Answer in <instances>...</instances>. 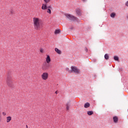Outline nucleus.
Wrapping results in <instances>:
<instances>
[{"label": "nucleus", "instance_id": "1", "mask_svg": "<svg viewBox=\"0 0 128 128\" xmlns=\"http://www.w3.org/2000/svg\"><path fill=\"white\" fill-rule=\"evenodd\" d=\"M33 22H34L35 30H38L42 28V24L40 21V19L38 18H33Z\"/></svg>", "mask_w": 128, "mask_h": 128}, {"label": "nucleus", "instance_id": "2", "mask_svg": "<svg viewBox=\"0 0 128 128\" xmlns=\"http://www.w3.org/2000/svg\"><path fill=\"white\" fill-rule=\"evenodd\" d=\"M10 72H8L6 84L10 88H14V81L12 80V77Z\"/></svg>", "mask_w": 128, "mask_h": 128}, {"label": "nucleus", "instance_id": "3", "mask_svg": "<svg viewBox=\"0 0 128 128\" xmlns=\"http://www.w3.org/2000/svg\"><path fill=\"white\" fill-rule=\"evenodd\" d=\"M66 18L71 22H78V18L70 14H68L66 15Z\"/></svg>", "mask_w": 128, "mask_h": 128}, {"label": "nucleus", "instance_id": "4", "mask_svg": "<svg viewBox=\"0 0 128 128\" xmlns=\"http://www.w3.org/2000/svg\"><path fill=\"white\" fill-rule=\"evenodd\" d=\"M50 68H52V66H50L49 63H46V62L43 64V66H42L43 70H46Z\"/></svg>", "mask_w": 128, "mask_h": 128}, {"label": "nucleus", "instance_id": "5", "mask_svg": "<svg viewBox=\"0 0 128 128\" xmlns=\"http://www.w3.org/2000/svg\"><path fill=\"white\" fill-rule=\"evenodd\" d=\"M71 72H76V74H78L80 72V70L76 66H71Z\"/></svg>", "mask_w": 128, "mask_h": 128}, {"label": "nucleus", "instance_id": "6", "mask_svg": "<svg viewBox=\"0 0 128 128\" xmlns=\"http://www.w3.org/2000/svg\"><path fill=\"white\" fill-rule=\"evenodd\" d=\"M48 72H44L42 75V80H48Z\"/></svg>", "mask_w": 128, "mask_h": 128}, {"label": "nucleus", "instance_id": "7", "mask_svg": "<svg viewBox=\"0 0 128 128\" xmlns=\"http://www.w3.org/2000/svg\"><path fill=\"white\" fill-rule=\"evenodd\" d=\"M113 120L115 124H117L118 122V118L116 116H114L113 117Z\"/></svg>", "mask_w": 128, "mask_h": 128}, {"label": "nucleus", "instance_id": "8", "mask_svg": "<svg viewBox=\"0 0 128 128\" xmlns=\"http://www.w3.org/2000/svg\"><path fill=\"white\" fill-rule=\"evenodd\" d=\"M76 13L78 16H82V12H80V9L78 8L76 9Z\"/></svg>", "mask_w": 128, "mask_h": 128}, {"label": "nucleus", "instance_id": "9", "mask_svg": "<svg viewBox=\"0 0 128 128\" xmlns=\"http://www.w3.org/2000/svg\"><path fill=\"white\" fill-rule=\"evenodd\" d=\"M46 62L47 64H50V56L47 55V57L46 58Z\"/></svg>", "mask_w": 128, "mask_h": 128}, {"label": "nucleus", "instance_id": "10", "mask_svg": "<svg viewBox=\"0 0 128 128\" xmlns=\"http://www.w3.org/2000/svg\"><path fill=\"white\" fill-rule=\"evenodd\" d=\"M90 104L89 102H86L84 104V107L85 108H90Z\"/></svg>", "mask_w": 128, "mask_h": 128}, {"label": "nucleus", "instance_id": "11", "mask_svg": "<svg viewBox=\"0 0 128 128\" xmlns=\"http://www.w3.org/2000/svg\"><path fill=\"white\" fill-rule=\"evenodd\" d=\"M55 52H57V54H62V51H60V50L58 48H55Z\"/></svg>", "mask_w": 128, "mask_h": 128}, {"label": "nucleus", "instance_id": "12", "mask_svg": "<svg viewBox=\"0 0 128 128\" xmlns=\"http://www.w3.org/2000/svg\"><path fill=\"white\" fill-rule=\"evenodd\" d=\"M104 58L106 60H108L110 58V56H108V54H104Z\"/></svg>", "mask_w": 128, "mask_h": 128}, {"label": "nucleus", "instance_id": "13", "mask_svg": "<svg viewBox=\"0 0 128 128\" xmlns=\"http://www.w3.org/2000/svg\"><path fill=\"white\" fill-rule=\"evenodd\" d=\"M42 8V10H48V6L46 4H43Z\"/></svg>", "mask_w": 128, "mask_h": 128}, {"label": "nucleus", "instance_id": "14", "mask_svg": "<svg viewBox=\"0 0 128 128\" xmlns=\"http://www.w3.org/2000/svg\"><path fill=\"white\" fill-rule=\"evenodd\" d=\"M12 120V117L10 116H8L6 117V122H10Z\"/></svg>", "mask_w": 128, "mask_h": 128}, {"label": "nucleus", "instance_id": "15", "mask_svg": "<svg viewBox=\"0 0 128 128\" xmlns=\"http://www.w3.org/2000/svg\"><path fill=\"white\" fill-rule=\"evenodd\" d=\"M114 60H116V62H118V60H120V58H118V56H115L114 57Z\"/></svg>", "mask_w": 128, "mask_h": 128}, {"label": "nucleus", "instance_id": "16", "mask_svg": "<svg viewBox=\"0 0 128 128\" xmlns=\"http://www.w3.org/2000/svg\"><path fill=\"white\" fill-rule=\"evenodd\" d=\"M94 114V111L90 110V111H88L87 112V114L88 116H92V114Z\"/></svg>", "mask_w": 128, "mask_h": 128}, {"label": "nucleus", "instance_id": "17", "mask_svg": "<svg viewBox=\"0 0 128 128\" xmlns=\"http://www.w3.org/2000/svg\"><path fill=\"white\" fill-rule=\"evenodd\" d=\"M60 30L58 29L55 30L54 34H60Z\"/></svg>", "mask_w": 128, "mask_h": 128}, {"label": "nucleus", "instance_id": "18", "mask_svg": "<svg viewBox=\"0 0 128 128\" xmlns=\"http://www.w3.org/2000/svg\"><path fill=\"white\" fill-rule=\"evenodd\" d=\"M110 16H111V18H114L116 16V13L114 12L111 13Z\"/></svg>", "mask_w": 128, "mask_h": 128}, {"label": "nucleus", "instance_id": "19", "mask_svg": "<svg viewBox=\"0 0 128 128\" xmlns=\"http://www.w3.org/2000/svg\"><path fill=\"white\" fill-rule=\"evenodd\" d=\"M70 104V102L67 103L66 104V110H70V106H68V104Z\"/></svg>", "mask_w": 128, "mask_h": 128}, {"label": "nucleus", "instance_id": "20", "mask_svg": "<svg viewBox=\"0 0 128 128\" xmlns=\"http://www.w3.org/2000/svg\"><path fill=\"white\" fill-rule=\"evenodd\" d=\"M47 12H48V14H52V10H50V9L48 8L47 10Z\"/></svg>", "mask_w": 128, "mask_h": 128}, {"label": "nucleus", "instance_id": "21", "mask_svg": "<svg viewBox=\"0 0 128 128\" xmlns=\"http://www.w3.org/2000/svg\"><path fill=\"white\" fill-rule=\"evenodd\" d=\"M44 2H46V4H48L50 2V0H44Z\"/></svg>", "mask_w": 128, "mask_h": 128}, {"label": "nucleus", "instance_id": "22", "mask_svg": "<svg viewBox=\"0 0 128 128\" xmlns=\"http://www.w3.org/2000/svg\"><path fill=\"white\" fill-rule=\"evenodd\" d=\"M47 8H49V9H51L52 10V6H47Z\"/></svg>", "mask_w": 128, "mask_h": 128}, {"label": "nucleus", "instance_id": "23", "mask_svg": "<svg viewBox=\"0 0 128 128\" xmlns=\"http://www.w3.org/2000/svg\"><path fill=\"white\" fill-rule=\"evenodd\" d=\"M88 48H87L86 47H85V51H86V52H88Z\"/></svg>", "mask_w": 128, "mask_h": 128}, {"label": "nucleus", "instance_id": "24", "mask_svg": "<svg viewBox=\"0 0 128 128\" xmlns=\"http://www.w3.org/2000/svg\"><path fill=\"white\" fill-rule=\"evenodd\" d=\"M40 52H44V50H42V48L40 49Z\"/></svg>", "mask_w": 128, "mask_h": 128}, {"label": "nucleus", "instance_id": "25", "mask_svg": "<svg viewBox=\"0 0 128 128\" xmlns=\"http://www.w3.org/2000/svg\"><path fill=\"white\" fill-rule=\"evenodd\" d=\"M126 6H128V1H127V2H126Z\"/></svg>", "mask_w": 128, "mask_h": 128}, {"label": "nucleus", "instance_id": "26", "mask_svg": "<svg viewBox=\"0 0 128 128\" xmlns=\"http://www.w3.org/2000/svg\"><path fill=\"white\" fill-rule=\"evenodd\" d=\"M70 30H74V26L70 27Z\"/></svg>", "mask_w": 128, "mask_h": 128}, {"label": "nucleus", "instance_id": "27", "mask_svg": "<svg viewBox=\"0 0 128 128\" xmlns=\"http://www.w3.org/2000/svg\"><path fill=\"white\" fill-rule=\"evenodd\" d=\"M6 112H2V115H3V116H6Z\"/></svg>", "mask_w": 128, "mask_h": 128}, {"label": "nucleus", "instance_id": "28", "mask_svg": "<svg viewBox=\"0 0 128 128\" xmlns=\"http://www.w3.org/2000/svg\"><path fill=\"white\" fill-rule=\"evenodd\" d=\"M66 70H68H68H70V68H66Z\"/></svg>", "mask_w": 128, "mask_h": 128}, {"label": "nucleus", "instance_id": "29", "mask_svg": "<svg viewBox=\"0 0 128 128\" xmlns=\"http://www.w3.org/2000/svg\"><path fill=\"white\" fill-rule=\"evenodd\" d=\"M55 93H56V94H58V91H56V92H55Z\"/></svg>", "mask_w": 128, "mask_h": 128}, {"label": "nucleus", "instance_id": "30", "mask_svg": "<svg viewBox=\"0 0 128 128\" xmlns=\"http://www.w3.org/2000/svg\"><path fill=\"white\" fill-rule=\"evenodd\" d=\"M26 128H28V125H26Z\"/></svg>", "mask_w": 128, "mask_h": 128}, {"label": "nucleus", "instance_id": "31", "mask_svg": "<svg viewBox=\"0 0 128 128\" xmlns=\"http://www.w3.org/2000/svg\"><path fill=\"white\" fill-rule=\"evenodd\" d=\"M86 0H82L83 2H86Z\"/></svg>", "mask_w": 128, "mask_h": 128}, {"label": "nucleus", "instance_id": "32", "mask_svg": "<svg viewBox=\"0 0 128 128\" xmlns=\"http://www.w3.org/2000/svg\"><path fill=\"white\" fill-rule=\"evenodd\" d=\"M11 14H12V12H11Z\"/></svg>", "mask_w": 128, "mask_h": 128}]
</instances>
